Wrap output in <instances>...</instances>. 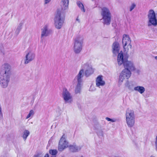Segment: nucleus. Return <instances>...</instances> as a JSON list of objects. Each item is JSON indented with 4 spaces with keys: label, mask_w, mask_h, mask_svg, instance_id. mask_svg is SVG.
<instances>
[{
    "label": "nucleus",
    "mask_w": 157,
    "mask_h": 157,
    "mask_svg": "<svg viewBox=\"0 0 157 157\" xmlns=\"http://www.w3.org/2000/svg\"><path fill=\"white\" fill-rule=\"evenodd\" d=\"M35 55L34 52L31 51L28 52L25 56V59L24 60V63L26 64L35 59Z\"/></svg>",
    "instance_id": "obj_13"
},
{
    "label": "nucleus",
    "mask_w": 157,
    "mask_h": 157,
    "mask_svg": "<svg viewBox=\"0 0 157 157\" xmlns=\"http://www.w3.org/2000/svg\"><path fill=\"white\" fill-rule=\"evenodd\" d=\"M69 143L66 139V136L63 134L60 138L59 143L58 150L62 151L67 147H68Z\"/></svg>",
    "instance_id": "obj_10"
},
{
    "label": "nucleus",
    "mask_w": 157,
    "mask_h": 157,
    "mask_svg": "<svg viewBox=\"0 0 157 157\" xmlns=\"http://www.w3.org/2000/svg\"><path fill=\"white\" fill-rule=\"evenodd\" d=\"M44 157H49V155L48 154H47L45 155Z\"/></svg>",
    "instance_id": "obj_34"
},
{
    "label": "nucleus",
    "mask_w": 157,
    "mask_h": 157,
    "mask_svg": "<svg viewBox=\"0 0 157 157\" xmlns=\"http://www.w3.org/2000/svg\"><path fill=\"white\" fill-rule=\"evenodd\" d=\"M131 71L127 69H123L119 76V82L121 84L125 79H128L131 76Z\"/></svg>",
    "instance_id": "obj_12"
},
{
    "label": "nucleus",
    "mask_w": 157,
    "mask_h": 157,
    "mask_svg": "<svg viewBox=\"0 0 157 157\" xmlns=\"http://www.w3.org/2000/svg\"><path fill=\"white\" fill-rule=\"evenodd\" d=\"M60 115V113H59L57 115H58V116H59Z\"/></svg>",
    "instance_id": "obj_36"
},
{
    "label": "nucleus",
    "mask_w": 157,
    "mask_h": 157,
    "mask_svg": "<svg viewBox=\"0 0 157 157\" xmlns=\"http://www.w3.org/2000/svg\"><path fill=\"white\" fill-rule=\"evenodd\" d=\"M82 146L81 145H78L76 144H73L72 145H69L68 148L70 151L74 152H78L81 150Z\"/></svg>",
    "instance_id": "obj_17"
},
{
    "label": "nucleus",
    "mask_w": 157,
    "mask_h": 157,
    "mask_svg": "<svg viewBox=\"0 0 157 157\" xmlns=\"http://www.w3.org/2000/svg\"><path fill=\"white\" fill-rule=\"evenodd\" d=\"M78 6L81 9V10L83 12H85V10L82 4L80 2L78 1L77 2Z\"/></svg>",
    "instance_id": "obj_24"
},
{
    "label": "nucleus",
    "mask_w": 157,
    "mask_h": 157,
    "mask_svg": "<svg viewBox=\"0 0 157 157\" xmlns=\"http://www.w3.org/2000/svg\"><path fill=\"white\" fill-rule=\"evenodd\" d=\"M105 84V82L103 80V76L101 75L98 76L96 80V86L100 88L101 86H103Z\"/></svg>",
    "instance_id": "obj_16"
},
{
    "label": "nucleus",
    "mask_w": 157,
    "mask_h": 157,
    "mask_svg": "<svg viewBox=\"0 0 157 157\" xmlns=\"http://www.w3.org/2000/svg\"><path fill=\"white\" fill-rule=\"evenodd\" d=\"M62 97L66 104H71L73 101L72 96L67 89L64 88L63 89Z\"/></svg>",
    "instance_id": "obj_8"
},
{
    "label": "nucleus",
    "mask_w": 157,
    "mask_h": 157,
    "mask_svg": "<svg viewBox=\"0 0 157 157\" xmlns=\"http://www.w3.org/2000/svg\"><path fill=\"white\" fill-rule=\"evenodd\" d=\"M34 114V112L33 110H31L26 117V119H28L30 117H32Z\"/></svg>",
    "instance_id": "obj_26"
},
{
    "label": "nucleus",
    "mask_w": 157,
    "mask_h": 157,
    "mask_svg": "<svg viewBox=\"0 0 157 157\" xmlns=\"http://www.w3.org/2000/svg\"><path fill=\"white\" fill-rule=\"evenodd\" d=\"M150 157H155L154 156H153V155H151L150 156Z\"/></svg>",
    "instance_id": "obj_38"
},
{
    "label": "nucleus",
    "mask_w": 157,
    "mask_h": 157,
    "mask_svg": "<svg viewBox=\"0 0 157 157\" xmlns=\"http://www.w3.org/2000/svg\"><path fill=\"white\" fill-rule=\"evenodd\" d=\"M98 135L100 138H101L103 136V132L101 130H99L97 132Z\"/></svg>",
    "instance_id": "obj_27"
},
{
    "label": "nucleus",
    "mask_w": 157,
    "mask_h": 157,
    "mask_svg": "<svg viewBox=\"0 0 157 157\" xmlns=\"http://www.w3.org/2000/svg\"><path fill=\"white\" fill-rule=\"evenodd\" d=\"M106 120H107L108 121H111L112 122H115L116 121L115 119H111L109 117H106L105 118Z\"/></svg>",
    "instance_id": "obj_29"
},
{
    "label": "nucleus",
    "mask_w": 157,
    "mask_h": 157,
    "mask_svg": "<svg viewBox=\"0 0 157 157\" xmlns=\"http://www.w3.org/2000/svg\"><path fill=\"white\" fill-rule=\"evenodd\" d=\"M76 21L78 22L79 23H80V19L78 17L76 19Z\"/></svg>",
    "instance_id": "obj_32"
},
{
    "label": "nucleus",
    "mask_w": 157,
    "mask_h": 157,
    "mask_svg": "<svg viewBox=\"0 0 157 157\" xmlns=\"http://www.w3.org/2000/svg\"><path fill=\"white\" fill-rule=\"evenodd\" d=\"M44 4H46L49 3L51 0H44Z\"/></svg>",
    "instance_id": "obj_30"
},
{
    "label": "nucleus",
    "mask_w": 157,
    "mask_h": 157,
    "mask_svg": "<svg viewBox=\"0 0 157 157\" xmlns=\"http://www.w3.org/2000/svg\"><path fill=\"white\" fill-rule=\"evenodd\" d=\"M83 72L82 70L79 71L72 82L73 84L77 83L75 90V94H80L81 93V83L83 81L82 78L83 77Z\"/></svg>",
    "instance_id": "obj_2"
},
{
    "label": "nucleus",
    "mask_w": 157,
    "mask_h": 157,
    "mask_svg": "<svg viewBox=\"0 0 157 157\" xmlns=\"http://www.w3.org/2000/svg\"><path fill=\"white\" fill-rule=\"evenodd\" d=\"M155 59L157 60V56H155Z\"/></svg>",
    "instance_id": "obj_35"
},
{
    "label": "nucleus",
    "mask_w": 157,
    "mask_h": 157,
    "mask_svg": "<svg viewBox=\"0 0 157 157\" xmlns=\"http://www.w3.org/2000/svg\"><path fill=\"white\" fill-rule=\"evenodd\" d=\"M113 52V54L118 53L119 50V44L118 42H114L112 45Z\"/></svg>",
    "instance_id": "obj_19"
},
{
    "label": "nucleus",
    "mask_w": 157,
    "mask_h": 157,
    "mask_svg": "<svg viewBox=\"0 0 157 157\" xmlns=\"http://www.w3.org/2000/svg\"><path fill=\"white\" fill-rule=\"evenodd\" d=\"M131 43V40L129 36L126 34H124L123 36L122 43L124 50L126 52L128 51L129 48H132Z\"/></svg>",
    "instance_id": "obj_7"
},
{
    "label": "nucleus",
    "mask_w": 157,
    "mask_h": 157,
    "mask_svg": "<svg viewBox=\"0 0 157 157\" xmlns=\"http://www.w3.org/2000/svg\"><path fill=\"white\" fill-rule=\"evenodd\" d=\"M124 69L129 70L130 71H132L135 70V68L133 63L130 61L127 60L123 64Z\"/></svg>",
    "instance_id": "obj_14"
},
{
    "label": "nucleus",
    "mask_w": 157,
    "mask_h": 157,
    "mask_svg": "<svg viewBox=\"0 0 157 157\" xmlns=\"http://www.w3.org/2000/svg\"><path fill=\"white\" fill-rule=\"evenodd\" d=\"M127 59L124 57L123 53L121 52L119 53L117 56V62L119 65L121 66L124 64L125 62L127 60Z\"/></svg>",
    "instance_id": "obj_15"
},
{
    "label": "nucleus",
    "mask_w": 157,
    "mask_h": 157,
    "mask_svg": "<svg viewBox=\"0 0 157 157\" xmlns=\"http://www.w3.org/2000/svg\"><path fill=\"white\" fill-rule=\"evenodd\" d=\"M58 152L56 150H49V153L51 154L52 156H56Z\"/></svg>",
    "instance_id": "obj_25"
},
{
    "label": "nucleus",
    "mask_w": 157,
    "mask_h": 157,
    "mask_svg": "<svg viewBox=\"0 0 157 157\" xmlns=\"http://www.w3.org/2000/svg\"><path fill=\"white\" fill-rule=\"evenodd\" d=\"M148 18V26L153 25L155 26L157 25L156 15L154 11L152 10H150L147 15Z\"/></svg>",
    "instance_id": "obj_9"
},
{
    "label": "nucleus",
    "mask_w": 157,
    "mask_h": 157,
    "mask_svg": "<svg viewBox=\"0 0 157 157\" xmlns=\"http://www.w3.org/2000/svg\"><path fill=\"white\" fill-rule=\"evenodd\" d=\"M69 2V0H61V3L62 10H65L68 9Z\"/></svg>",
    "instance_id": "obj_20"
},
{
    "label": "nucleus",
    "mask_w": 157,
    "mask_h": 157,
    "mask_svg": "<svg viewBox=\"0 0 157 157\" xmlns=\"http://www.w3.org/2000/svg\"><path fill=\"white\" fill-rule=\"evenodd\" d=\"M126 123L129 128L133 127L135 123V116L134 111L129 108L125 112Z\"/></svg>",
    "instance_id": "obj_4"
},
{
    "label": "nucleus",
    "mask_w": 157,
    "mask_h": 157,
    "mask_svg": "<svg viewBox=\"0 0 157 157\" xmlns=\"http://www.w3.org/2000/svg\"><path fill=\"white\" fill-rule=\"evenodd\" d=\"M22 24L20 23L17 27L15 32V33L16 35H18L21 29L22 28Z\"/></svg>",
    "instance_id": "obj_23"
},
{
    "label": "nucleus",
    "mask_w": 157,
    "mask_h": 157,
    "mask_svg": "<svg viewBox=\"0 0 157 157\" xmlns=\"http://www.w3.org/2000/svg\"><path fill=\"white\" fill-rule=\"evenodd\" d=\"M155 145V147H156V150L157 151V136H156V138Z\"/></svg>",
    "instance_id": "obj_31"
},
{
    "label": "nucleus",
    "mask_w": 157,
    "mask_h": 157,
    "mask_svg": "<svg viewBox=\"0 0 157 157\" xmlns=\"http://www.w3.org/2000/svg\"><path fill=\"white\" fill-rule=\"evenodd\" d=\"M50 30L48 28V26L47 25H45L41 29V38H42L44 37H46L48 36L50 33Z\"/></svg>",
    "instance_id": "obj_18"
},
{
    "label": "nucleus",
    "mask_w": 157,
    "mask_h": 157,
    "mask_svg": "<svg viewBox=\"0 0 157 157\" xmlns=\"http://www.w3.org/2000/svg\"><path fill=\"white\" fill-rule=\"evenodd\" d=\"M82 69L79 71L82 70L83 71V76H84V70H85V74L86 76H88L94 72V70L91 65L88 63H83L82 64Z\"/></svg>",
    "instance_id": "obj_11"
},
{
    "label": "nucleus",
    "mask_w": 157,
    "mask_h": 157,
    "mask_svg": "<svg viewBox=\"0 0 157 157\" xmlns=\"http://www.w3.org/2000/svg\"><path fill=\"white\" fill-rule=\"evenodd\" d=\"M51 157H56V156H52Z\"/></svg>",
    "instance_id": "obj_37"
},
{
    "label": "nucleus",
    "mask_w": 157,
    "mask_h": 157,
    "mask_svg": "<svg viewBox=\"0 0 157 157\" xmlns=\"http://www.w3.org/2000/svg\"><path fill=\"white\" fill-rule=\"evenodd\" d=\"M136 5L134 3H132L130 7V11H131L136 7Z\"/></svg>",
    "instance_id": "obj_28"
},
{
    "label": "nucleus",
    "mask_w": 157,
    "mask_h": 157,
    "mask_svg": "<svg viewBox=\"0 0 157 157\" xmlns=\"http://www.w3.org/2000/svg\"><path fill=\"white\" fill-rule=\"evenodd\" d=\"M128 88H129V89H130V88L129 86L128 87Z\"/></svg>",
    "instance_id": "obj_39"
},
{
    "label": "nucleus",
    "mask_w": 157,
    "mask_h": 157,
    "mask_svg": "<svg viewBox=\"0 0 157 157\" xmlns=\"http://www.w3.org/2000/svg\"><path fill=\"white\" fill-rule=\"evenodd\" d=\"M30 134L29 131L27 130H25L23 132L22 137L24 140H26L27 137Z\"/></svg>",
    "instance_id": "obj_22"
},
{
    "label": "nucleus",
    "mask_w": 157,
    "mask_h": 157,
    "mask_svg": "<svg viewBox=\"0 0 157 157\" xmlns=\"http://www.w3.org/2000/svg\"><path fill=\"white\" fill-rule=\"evenodd\" d=\"M134 89L135 91L138 92L141 94L144 93L145 91V88L143 86H138L134 87Z\"/></svg>",
    "instance_id": "obj_21"
},
{
    "label": "nucleus",
    "mask_w": 157,
    "mask_h": 157,
    "mask_svg": "<svg viewBox=\"0 0 157 157\" xmlns=\"http://www.w3.org/2000/svg\"><path fill=\"white\" fill-rule=\"evenodd\" d=\"M84 37L82 35L76 36L74 39L73 50L76 53H79L82 51L84 41Z\"/></svg>",
    "instance_id": "obj_3"
},
{
    "label": "nucleus",
    "mask_w": 157,
    "mask_h": 157,
    "mask_svg": "<svg viewBox=\"0 0 157 157\" xmlns=\"http://www.w3.org/2000/svg\"><path fill=\"white\" fill-rule=\"evenodd\" d=\"M54 25L56 28L60 29L63 26L64 19L61 16V12L58 11L57 12L54 18Z\"/></svg>",
    "instance_id": "obj_6"
},
{
    "label": "nucleus",
    "mask_w": 157,
    "mask_h": 157,
    "mask_svg": "<svg viewBox=\"0 0 157 157\" xmlns=\"http://www.w3.org/2000/svg\"><path fill=\"white\" fill-rule=\"evenodd\" d=\"M101 15L105 25H108L110 24L111 15L109 9L105 7L101 8Z\"/></svg>",
    "instance_id": "obj_5"
},
{
    "label": "nucleus",
    "mask_w": 157,
    "mask_h": 157,
    "mask_svg": "<svg viewBox=\"0 0 157 157\" xmlns=\"http://www.w3.org/2000/svg\"><path fill=\"white\" fill-rule=\"evenodd\" d=\"M33 157H41L38 154H37L36 155H34V156H33Z\"/></svg>",
    "instance_id": "obj_33"
},
{
    "label": "nucleus",
    "mask_w": 157,
    "mask_h": 157,
    "mask_svg": "<svg viewBox=\"0 0 157 157\" xmlns=\"http://www.w3.org/2000/svg\"><path fill=\"white\" fill-rule=\"evenodd\" d=\"M11 73V67L9 64L5 63L2 65L0 70V85L2 88L8 87Z\"/></svg>",
    "instance_id": "obj_1"
}]
</instances>
